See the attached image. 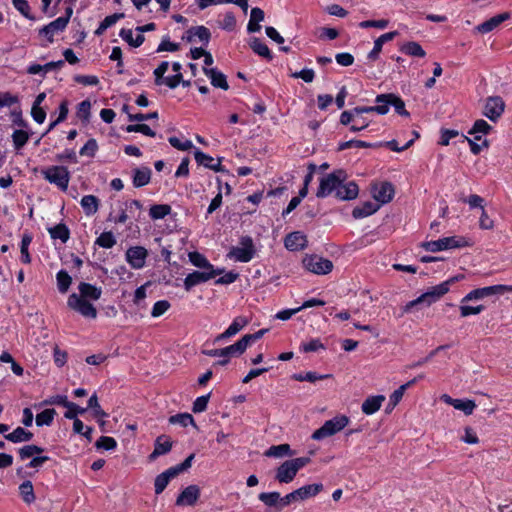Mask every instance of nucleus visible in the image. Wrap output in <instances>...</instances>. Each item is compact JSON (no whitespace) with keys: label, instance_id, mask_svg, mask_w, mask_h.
Returning a JSON list of instances; mask_svg holds the SVG:
<instances>
[{"label":"nucleus","instance_id":"1","mask_svg":"<svg viewBox=\"0 0 512 512\" xmlns=\"http://www.w3.org/2000/svg\"><path fill=\"white\" fill-rule=\"evenodd\" d=\"M79 294L73 293L68 297L67 305L83 317L95 319L96 308L88 300H98L102 295V289L92 284L81 282L78 285Z\"/></svg>","mask_w":512,"mask_h":512},{"label":"nucleus","instance_id":"2","mask_svg":"<svg viewBox=\"0 0 512 512\" xmlns=\"http://www.w3.org/2000/svg\"><path fill=\"white\" fill-rule=\"evenodd\" d=\"M449 291V282H442L439 285L429 288L425 293L421 294L416 299L409 301L405 306L402 307V313H409L413 307L419 304H425L430 306L437 302Z\"/></svg>","mask_w":512,"mask_h":512},{"label":"nucleus","instance_id":"3","mask_svg":"<svg viewBox=\"0 0 512 512\" xmlns=\"http://www.w3.org/2000/svg\"><path fill=\"white\" fill-rule=\"evenodd\" d=\"M310 462L309 457H298L284 461L277 469L275 480L279 483H290L296 477L298 471Z\"/></svg>","mask_w":512,"mask_h":512},{"label":"nucleus","instance_id":"4","mask_svg":"<svg viewBox=\"0 0 512 512\" xmlns=\"http://www.w3.org/2000/svg\"><path fill=\"white\" fill-rule=\"evenodd\" d=\"M347 174L344 170L338 169L320 179L316 197L325 198L335 193L341 182L346 181Z\"/></svg>","mask_w":512,"mask_h":512},{"label":"nucleus","instance_id":"5","mask_svg":"<svg viewBox=\"0 0 512 512\" xmlns=\"http://www.w3.org/2000/svg\"><path fill=\"white\" fill-rule=\"evenodd\" d=\"M349 424V418L346 415H338L327 420L311 436L313 440L320 441L327 437L333 436L343 430Z\"/></svg>","mask_w":512,"mask_h":512},{"label":"nucleus","instance_id":"6","mask_svg":"<svg viewBox=\"0 0 512 512\" xmlns=\"http://www.w3.org/2000/svg\"><path fill=\"white\" fill-rule=\"evenodd\" d=\"M468 241L462 236L444 237L438 240L421 243V247L426 251L439 252L443 250L462 248L468 246Z\"/></svg>","mask_w":512,"mask_h":512},{"label":"nucleus","instance_id":"7","mask_svg":"<svg viewBox=\"0 0 512 512\" xmlns=\"http://www.w3.org/2000/svg\"><path fill=\"white\" fill-rule=\"evenodd\" d=\"M247 346L245 345L242 338L236 343L221 349L203 350L202 353L207 356H221V359L215 363V365L225 366L229 363V358L233 356L242 355Z\"/></svg>","mask_w":512,"mask_h":512},{"label":"nucleus","instance_id":"8","mask_svg":"<svg viewBox=\"0 0 512 512\" xmlns=\"http://www.w3.org/2000/svg\"><path fill=\"white\" fill-rule=\"evenodd\" d=\"M302 263L306 270L317 275L329 274L334 267L331 260L316 254L306 255Z\"/></svg>","mask_w":512,"mask_h":512},{"label":"nucleus","instance_id":"9","mask_svg":"<svg viewBox=\"0 0 512 512\" xmlns=\"http://www.w3.org/2000/svg\"><path fill=\"white\" fill-rule=\"evenodd\" d=\"M48 182L55 184L58 188L66 191L70 181V172L64 166H51L42 171Z\"/></svg>","mask_w":512,"mask_h":512},{"label":"nucleus","instance_id":"10","mask_svg":"<svg viewBox=\"0 0 512 512\" xmlns=\"http://www.w3.org/2000/svg\"><path fill=\"white\" fill-rule=\"evenodd\" d=\"M240 245V247H233L228 253V257L243 263L249 262L255 253L252 238L249 236L242 237Z\"/></svg>","mask_w":512,"mask_h":512},{"label":"nucleus","instance_id":"11","mask_svg":"<svg viewBox=\"0 0 512 512\" xmlns=\"http://www.w3.org/2000/svg\"><path fill=\"white\" fill-rule=\"evenodd\" d=\"M223 272V269L194 271L184 279V288L186 291H190L194 286L207 282Z\"/></svg>","mask_w":512,"mask_h":512},{"label":"nucleus","instance_id":"12","mask_svg":"<svg viewBox=\"0 0 512 512\" xmlns=\"http://www.w3.org/2000/svg\"><path fill=\"white\" fill-rule=\"evenodd\" d=\"M373 198L378 202L377 204H387L392 201L395 188L391 182L383 181L372 185Z\"/></svg>","mask_w":512,"mask_h":512},{"label":"nucleus","instance_id":"13","mask_svg":"<svg viewBox=\"0 0 512 512\" xmlns=\"http://www.w3.org/2000/svg\"><path fill=\"white\" fill-rule=\"evenodd\" d=\"M376 104L384 103L389 108V105L393 106L395 112L401 116L409 117V112L405 108L404 101L394 93L379 94L375 98Z\"/></svg>","mask_w":512,"mask_h":512},{"label":"nucleus","instance_id":"14","mask_svg":"<svg viewBox=\"0 0 512 512\" xmlns=\"http://www.w3.org/2000/svg\"><path fill=\"white\" fill-rule=\"evenodd\" d=\"M505 104L501 97H489L484 106L483 114L491 121H496L504 112Z\"/></svg>","mask_w":512,"mask_h":512},{"label":"nucleus","instance_id":"15","mask_svg":"<svg viewBox=\"0 0 512 512\" xmlns=\"http://www.w3.org/2000/svg\"><path fill=\"white\" fill-rule=\"evenodd\" d=\"M147 255L148 252L144 247H130L126 251V260L134 269H140L145 265Z\"/></svg>","mask_w":512,"mask_h":512},{"label":"nucleus","instance_id":"16","mask_svg":"<svg viewBox=\"0 0 512 512\" xmlns=\"http://www.w3.org/2000/svg\"><path fill=\"white\" fill-rule=\"evenodd\" d=\"M200 497V488L197 485H189L177 497L176 505L193 506Z\"/></svg>","mask_w":512,"mask_h":512},{"label":"nucleus","instance_id":"17","mask_svg":"<svg viewBox=\"0 0 512 512\" xmlns=\"http://www.w3.org/2000/svg\"><path fill=\"white\" fill-rule=\"evenodd\" d=\"M359 187L354 181L341 182L335 192V197L342 201L353 200L358 196Z\"/></svg>","mask_w":512,"mask_h":512},{"label":"nucleus","instance_id":"18","mask_svg":"<svg viewBox=\"0 0 512 512\" xmlns=\"http://www.w3.org/2000/svg\"><path fill=\"white\" fill-rule=\"evenodd\" d=\"M510 18L509 12H503L501 14H498L496 16H493L492 18L488 19L487 21L479 24L474 28V31L480 34H486L494 29H496L500 24H502L504 21L508 20Z\"/></svg>","mask_w":512,"mask_h":512},{"label":"nucleus","instance_id":"19","mask_svg":"<svg viewBox=\"0 0 512 512\" xmlns=\"http://www.w3.org/2000/svg\"><path fill=\"white\" fill-rule=\"evenodd\" d=\"M249 323V320L244 316H238L236 317L233 322L230 324V326L221 334L216 336L214 342L218 343L225 339H228L234 335H236L238 332H240L245 326H247Z\"/></svg>","mask_w":512,"mask_h":512},{"label":"nucleus","instance_id":"20","mask_svg":"<svg viewBox=\"0 0 512 512\" xmlns=\"http://www.w3.org/2000/svg\"><path fill=\"white\" fill-rule=\"evenodd\" d=\"M67 27V19L66 18H57L49 24L45 25L39 30V34L43 35L47 38V40L52 43L53 36L55 33L63 31Z\"/></svg>","mask_w":512,"mask_h":512},{"label":"nucleus","instance_id":"21","mask_svg":"<svg viewBox=\"0 0 512 512\" xmlns=\"http://www.w3.org/2000/svg\"><path fill=\"white\" fill-rule=\"evenodd\" d=\"M307 238L302 232H292L285 237V247L290 251L304 249L307 246Z\"/></svg>","mask_w":512,"mask_h":512},{"label":"nucleus","instance_id":"22","mask_svg":"<svg viewBox=\"0 0 512 512\" xmlns=\"http://www.w3.org/2000/svg\"><path fill=\"white\" fill-rule=\"evenodd\" d=\"M172 448V441L166 435H160L156 438L154 450L149 455L150 460H155L161 455L167 454Z\"/></svg>","mask_w":512,"mask_h":512},{"label":"nucleus","instance_id":"23","mask_svg":"<svg viewBox=\"0 0 512 512\" xmlns=\"http://www.w3.org/2000/svg\"><path fill=\"white\" fill-rule=\"evenodd\" d=\"M397 34H398L397 31H391V32L382 34L380 37H378L374 41L373 49L367 55L368 59L371 61H376L379 57V54L382 51L383 44L388 41L393 40Z\"/></svg>","mask_w":512,"mask_h":512},{"label":"nucleus","instance_id":"24","mask_svg":"<svg viewBox=\"0 0 512 512\" xmlns=\"http://www.w3.org/2000/svg\"><path fill=\"white\" fill-rule=\"evenodd\" d=\"M203 72L206 76H208L211 80V84L216 88H221L223 90H228L229 85L226 79V76L218 71L215 68H203Z\"/></svg>","mask_w":512,"mask_h":512},{"label":"nucleus","instance_id":"25","mask_svg":"<svg viewBox=\"0 0 512 512\" xmlns=\"http://www.w3.org/2000/svg\"><path fill=\"white\" fill-rule=\"evenodd\" d=\"M384 401H385L384 395L369 396L362 403V406H361L362 412L366 415H372L381 408L382 403Z\"/></svg>","mask_w":512,"mask_h":512},{"label":"nucleus","instance_id":"26","mask_svg":"<svg viewBox=\"0 0 512 512\" xmlns=\"http://www.w3.org/2000/svg\"><path fill=\"white\" fill-rule=\"evenodd\" d=\"M152 171L149 167L135 168L133 170V185L136 188L147 185L151 180Z\"/></svg>","mask_w":512,"mask_h":512},{"label":"nucleus","instance_id":"27","mask_svg":"<svg viewBox=\"0 0 512 512\" xmlns=\"http://www.w3.org/2000/svg\"><path fill=\"white\" fill-rule=\"evenodd\" d=\"M379 208H380V204L367 201V202L355 207L352 211V216L355 219L364 218V217L374 214L375 212H377L379 210Z\"/></svg>","mask_w":512,"mask_h":512},{"label":"nucleus","instance_id":"28","mask_svg":"<svg viewBox=\"0 0 512 512\" xmlns=\"http://www.w3.org/2000/svg\"><path fill=\"white\" fill-rule=\"evenodd\" d=\"M323 490V485L321 483L309 484L302 486L295 490L296 496L298 500H305L310 497L316 496Z\"/></svg>","mask_w":512,"mask_h":512},{"label":"nucleus","instance_id":"29","mask_svg":"<svg viewBox=\"0 0 512 512\" xmlns=\"http://www.w3.org/2000/svg\"><path fill=\"white\" fill-rule=\"evenodd\" d=\"M187 41L188 42H191L192 41V38L194 36L198 37V39L203 42L205 45L209 43L210 41V38H211V33H210V30L205 27V26H195V27H191L190 29L187 30Z\"/></svg>","mask_w":512,"mask_h":512},{"label":"nucleus","instance_id":"30","mask_svg":"<svg viewBox=\"0 0 512 512\" xmlns=\"http://www.w3.org/2000/svg\"><path fill=\"white\" fill-rule=\"evenodd\" d=\"M4 438L13 443L27 442L33 438V433L26 431L22 427H17L11 433L5 434Z\"/></svg>","mask_w":512,"mask_h":512},{"label":"nucleus","instance_id":"31","mask_svg":"<svg viewBox=\"0 0 512 512\" xmlns=\"http://www.w3.org/2000/svg\"><path fill=\"white\" fill-rule=\"evenodd\" d=\"M81 207L87 216L94 215L99 208V199L94 195H85L81 199Z\"/></svg>","mask_w":512,"mask_h":512},{"label":"nucleus","instance_id":"32","mask_svg":"<svg viewBox=\"0 0 512 512\" xmlns=\"http://www.w3.org/2000/svg\"><path fill=\"white\" fill-rule=\"evenodd\" d=\"M250 48L259 56L267 59L268 61L272 60L273 55L268 48V46L259 38H252L250 41Z\"/></svg>","mask_w":512,"mask_h":512},{"label":"nucleus","instance_id":"33","mask_svg":"<svg viewBox=\"0 0 512 512\" xmlns=\"http://www.w3.org/2000/svg\"><path fill=\"white\" fill-rule=\"evenodd\" d=\"M267 457H275L280 458L284 456H293L294 452L291 450L289 444H280V445H273L269 449H267L264 453Z\"/></svg>","mask_w":512,"mask_h":512},{"label":"nucleus","instance_id":"34","mask_svg":"<svg viewBox=\"0 0 512 512\" xmlns=\"http://www.w3.org/2000/svg\"><path fill=\"white\" fill-rule=\"evenodd\" d=\"M48 232L52 239H60L63 243H66L70 238V230L64 223L48 228Z\"/></svg>","mask_w":512,"mask_h":512},{"label":"nucleus","instance_id":"35","mask_svg":"<svg viewBox=\"0 0 512 512\" xmlns=\"http://www.w3.org/2000/svg\"><path fill=\"white\" fill-rule=\"evenodd\" d=\"M400 50L403 53L413 57L423 58L426 56L425 50L421 47V45L418 42L415 41H410L403 44Z\"/></svg>","mask_w":512,"mask_h":512},{"label":"nucleus","instance_id":"36","mask_svg":"<svg viewBox=\"0 0 512 512\" xmlns=\"http://www.w3.org/2000/svg\"><path fill=\"white\" fill-rule=\"evenodd\" d=\"M352 147L357 148H379L382 147V143H369L362 140H349L338 145V151H343Z\"/></svg>","mask_w":512,"mask_h":512},{"label":"nucleus","instance_id":"37","mask_svg":"<svg viewBox=\"0 0 512 512\" xmlns=\"http://www.w3.org/2000/svg\"><path fill=\"white\" fill-rule=\"evenodd\" d=\"M19 493L26 504H31L36 499L33 484L30 480L24 481L19 486Z\"/></svg>","mask_w":512,"mask_h":512},{"label":"nucleus","instance_id":"38","mask_svg":"<svg viewBox=\"0 0 512 512\" xmlns=\"http://www.w3.org/2000/svg\"><path fill=\"white\" fill-rule=\"evenodd\" d=\"M189 261L196 267L204 270H215L213 265L201 253L194 251L189 253Z\"/></svg>","mask_w":512,"mask_h":512},{"label":"nucleus","instance_id":"39","mask_svg":"<svg viewBox=\"0 0 512 512\" xmlns=\"http://www.w3.org/2000/svg\"><path fill=\"white\" fill-rule=\"evenodd\" d=\"M168 421L170 424H179L183 427H186L188 425H193L194 427H197L193 416L189 413H179L176 415H172L169 417Z\"/></svg>","mask_w":512,"mask_h":512},{"label":"nucleus","instance_id":"40","mask_svg":"<svg viewBox=\"0 0 512 512\" xmlns=\"http://www.w3.org/2000/svg\"><path fill=\"white\" fill-rule=\"evenodd\" d=\"M259 500L268 507H278L280 509L279 492H262L259 494Z\"/></svg>","mask_w":512,"mask_h":512},{"label":"nucleus","instance_id":"41","mask_svg":"<svg viewBox=\"0 0 512 512\" xmlns=\"http://www.w3.org/2000/svg\"><path fill=\"white\" fill-rule=\"evenodd\" d=\"M56 280L59 292L66 293L72 283L71 276L65 270H60L56 275Z\"/></svg>","mask_w":512,"mask_h":512},{"label":"nucleus","instance_id":"42","mask_svg":"<svg viewBox=\"0 0 512 512\" xmlns=\"http://www.w3.org/2000/svg\"><path fill=\"white\" fill-rule=\"evenodd\" d=\"M171 212V207L167 204H155L151 206L149 215L152 219H163Z\"/></svg>","mask_w":512,"mask_h":512},{"label":"nucleus","instance_id":"43","mask_svg":"<svg viewBox=\"0 0 512 512\" xmlns=\"http://www.w3.org/2000/svg\"><path fill=\"white\" fill-rule=\"evenodd\" d=\"M56 415L55 409H45L44 411L38 413L36 415V425L37 426H50L54 420V416Z\"/></svg>","mask_w":512,"mask_h":512},{"label":"nucleus","instance_id":"44","mask_svg":"<svg viewBox=\"0 0 512 512\" xmlns=\"http://www.w3.org/2000/svg\"><path fill=\"white\" fill-rule=\"evenodd\" d=\"M88 408L92 410V414L96 418H103L108 416L107 413L101 408L96 394H93L89 398L87 409Z\"/></svg>","mask_w":512,"mask_h":512},{"label":"nucleus","instance_id":"45","mask_svg":"<svg viewBox=\"0 0 512 512\" xmlns=\"http://www.w3.org/2000/svg\"><path fill=\"white\" fill-rule=\"evenodd\" d=\"M95 243L102 248L109 249L116 244V239L112 232L107 231L101 233L100 236L96 239Z\"/></svg>","mask_w":512,"mask_h":512},{"label":"nucleus","instance_id":"46","mask_svg":"<svg viewBox=\"0 0 512 512\" xmlns=\"http://www.w3.org/2000/svg\"><path fill=\"white\" fill-rule=\"evenodd\" d=\"M454 402L453 407L457 410L463 411L465 415H471L476 408V403L473 400L457 399V401Z\"/></svg>","mask_w":512,"mask_h":512},{"label":"nucleus","instance_id":"47","mask_svg":"<svg viewBox=\"0 0 512 512\" xmlns=\"http://www.w3.org/2000/svg\"><path fill=\"white\" fill-rule=\"evenodd\" d=\"M330 375L326 374V375H319L317 374L316 372H307L305 374H302V373H299V374H294L292 376V378L296 381H308V382H311V383H314L315 381L317 380H322V379H326V378H329Z\"/></svg>","mask_w":512,"mask_h":512},{"label":"nucleus","instance_id":"48","mask_svg":"<svg viewBox=\"0 0 512 512\" xmlns=\"http://www.w3.org/2000/svg\"><path fill=\"white\" fill-rule=\"evenodd\" d=\"M31 241H32V237L29 234L23 235L22 240H21L20 251H21V260L25 264H29L31 262V257L28 252V247H29Z\"/></svg>","mask_w":512,"mask_h":512},{"label":"nucleus","instance_id":"49","mask_svg":"<svg viewBox=\"0 0 512 512\" xmlns=\"http://www.w3.org/2000/svg\"><path fill=\"white\" fill-rule=\"evenodd\" d=\"M12 140L16 149H21L29 140V135L24 130H15L12 134Z\"/></svg>","mask_w":512,"mask_h":512},{"label":"nucleus","instance_id":"50","mask_svg":"<svg viewBox=\"0 0 512 512\" xmlns=\"http://www.w3.org/2000/svg\"><path fill=\"white\" fill-rule=\"evenodd\" d=\"M66 408H67V411L64 413V417L67 419H72V420L78 419L77 415L84 414L87 410V408H82V407L78 406L77 404L70 402V401L68 402V405L66 406Z\"/></svg>","mask_w":512,"mask_h":512},{"label":"nucleus","instance_id":"51","mask_svg":"<svg viewBox=\"0 0 512 512\" xmlns=\"http://www.w3.org/2000/svg\"><path fill=\"white\" fill-rule=\"evenodd\" d=\"M98 150L97 141L94 138L89 139L85 145L80 149L81 156L94 157Z\"/></svg>","mask_w":512,"mask_h":512},{"label":"nucleus","instance_id":"52","mask_svg":"<svg viewBox=\"0 0 512 512\" xmlns=\"http://www.w3.org/2000/svg\"><path fill=\"white\" fill-rule=\"evenodd\" d=\"M97 449L113 450L117 446L114 438L109 436H101L95 443Z\"/></svg>","mask_w":512,"mask_h":512},{"label":"nucleus","instance_id":"53","mask_svg":"<svg viewBox=\"0 0 512 512\" xmlns=\"http://www.w3.org/2000/svg\"><path fill=\"white\" fill-rule=\"evenodd\" d=\"M210 395H211V393H208L207 395L197 397L195 399V401L193 402L192 411L194 413L204 412L207 409Z\"/></svg>","mask_w":512,"mask_h":512},{"label":"nucleus","instance_id":"54","mask_svg":"<svg viewBox=\"0 0 512 512\" xmlns=\"http://www.w3.org/2000/svg\"><path fill=\"white\" fill-rule=\"evenodd\" d=\"M13 6L27 19L34 20L30 14V6L26 0H12Z\"/></svg>","mask_w":512,"mask_h":512},{"label":"nucleus","instance_id":"55","mask_svg":"<svg viewBox=\"0 0 512 512\" xmlns=\"http://www.w3.org/2000/svg\"><path fill=\"white\" fill-rule=\"evenodd\" d=\"M221 29L226 31H232L236 26V18L233 12L225 13L223 19L219 22Z\"/></svg>","mask_w":512,"mask_h":512},{"label":"nucleus","instance_id":"56","mask_svg":"<svg viewBox=\"0 0 512 512\" xmlns=\"http://www.w3.org/2000/svg\"><path fill=\"white\" fill-rule=\"evenodd\" d=\"M489 296V291L487 290V287L474 289L471 292H469L463 299L462 303L471 301V300H477L482 299Z\"/></svg>","mask_w":512,"mask_h":512},{"label":"nucleus","instance_id":"57","mask_svg":"<svg viewBox=\"0 0 512 512\" xmlns=\"http://www.w3.org/2000/svg\"><path fill=\"white\" fill-rule=\"evenodd\" d=\"M170 308V303L167 300L157 301L151 311V316L154 318L160 317Z\"/></svg>","mask_w":512,"mask_h":512},{"label":"nucleus","instance_id":"58","mask_svg":"<svg viewBox=\"0 0 512 512\" xmlns=\"http://www.w3.org/2000/svg\"><path fill=\"white\" fill-rule=\"evenodd\" d=\"M91 103L89 100H84L78 104L77 116L85 121H88L90 117Z\"/></svg>","mask_w":512,"mask_h":512},{"label":"nucleus","instance_id":"59","mask_svg":"<svg viewBox=\"0 0 512 512\" xmlns=\"http://www.w3.org/2000/svg\"><path fill=\"white\" fill-rule=\"evenodd\" d=\"M194 158L198 165H203L206 168H209L210 164L214 162V158L204 152L196 149L194 152Z\"/></svg>","mask_w":512,"mask_h":512},{"label":"nucleus","instance_id":"60","mask_svg":"<svg viewBox=\"0 0 512 512\" xmlns=\"http://www.w3.org/2000/svg\"><path fill=\"white\" fill-rule=\"evenodd\" d=\"M389 21L387 19L380 20H366L359 23L361 28H378L384 29L388 26Z\"/></svg>","mask_w":512,"mask_h":512},{"label":"nucleus","instance_id":"61","mask_svg":"<svg viewBox=\"0 0 512 512\" xmlns=\"http://www.w3.org/2000/svg\"><path fill=\"white\" fill-rule=\"evenodd\" d=\"M492 127L483 119L475 121L473 127L469 131V134L483 133L487 134Z\"/></svg>","mask_w":512,"mask_h":512},{"label":"nucleus","instance_id":"62","mask_svg":"<svg viewBox=\"0 0 512 512\" xmlns=\"http://www.w3.org/2000/svg\"><path fill=\"white\" fill-rule=\"evenodd\" d=\"M169 481H170V479L168 478V475L164 474V472L159 474L155 478V483H154L155 493L156 494L162 493L165 490V488L167 487Z\"/></svg>","mask_w":512,"mask_h":512},{"label":"nucleus","instance_id":"63","mask_svg":"<svg viewBox=\"0 0 512 512\" xmlns=\"http://www.w3.org/2000/svg\"><path fill=\"white\" fill-rule=\"evenodd\" d=\"M461 440L472 445L479 443V438L476 432L470 426L464 428V435L461 437Z\"/></svg>","mask_w":512,"mask_h":512},{"label":"nucleus","instance_id":"64","mask_svg":"<svg viewBox=\"0 0 512 512\" xmlns=\"http://www.w3.org/2000/svg\"><path fill=\"white\" fill-rule=\"evenodd\" d=\"M170 145L180 151H187L193 147V144L190 140H186L185 142H181L177 137L173 136L168 139Z\"/></svg>","mask_w":512,"mask_h":512}]
</instances>
